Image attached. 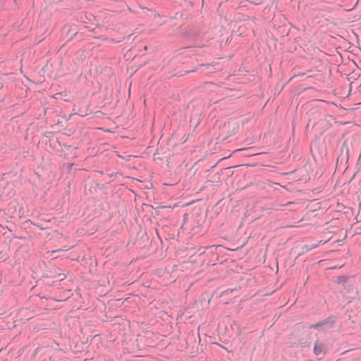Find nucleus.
Listing matches in <instances>:
<instances>
[{
	"instance_id": "1",
	"label": "nucleus",
	"mask_w": 361,
	"mask_h": 361,
	"mask_svg": "<svg viewBox=\"0 0 361 361\" xmlns=\"http://www.w3.org/2000/svg\"><path fill=\"white\" fill-rule=\"evenodd\" d=\"M326 348L324 343L317 342L314 345V353L317 356L324 355L326 353Z\"/></svg>"
}]
</instances>
